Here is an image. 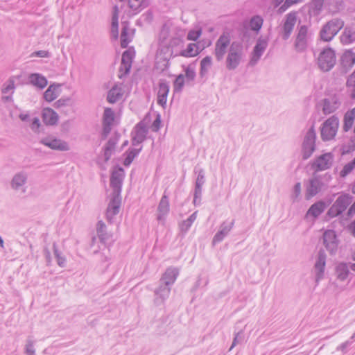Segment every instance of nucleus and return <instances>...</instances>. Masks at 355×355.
<instances>
[{
	"label": "nucleus",
	"instance_id": "obj_1",
	"mask_svg": "<svg viewBox=\"0 0 355 355\" xmlns=\"http://www.w3.org/2000/svg\"><path fill=\"white\" fill-rule=\"evenodd\" d=\"M245 57L244 46L241 42H232L225 59V67L229 71L235 70L243 62Z\"/></svg>",
	"mask_w": 355,
	"mask_h": 355
},
{
	"label": "nucleus",
	"instance_id": "obj_2",
	"mask_svg": "<svg viewBox=\"0 0 355 355\" xmlns=\"http://www.w3.org/2000/svg\"><path fill=\"white\" fill-rule=\"evenodd\" d=\"M177 55L174 54V51L168 43H159L155 55V67L161 71L165 70L168 67L170 58Z\"/></svg>",
	"mask_w": 355,
	"mask_h": 355
},
{
	"label": "nucleus",
	"instance_id": "obj_3",
	"mask_svg": "<svg viewBox=\"0 0 355 355\" xmlns=\"http://www.w3.org/2000/svg\"><path fill=\"white\" fill-rule=\"evenodd\" d=\"M345 22L339 18H334L327 22L320 31V39L324 42H330L343 28Z\"/></svg>",
	"mask_w": 355,
	"mask_h": 355
},
{
	"label": "nucleus",
	"instance_id": "obj_4",
	"mask_svg": "<svg viewBox=\"0 0 355 355\" xmlns=\"http://www.w3.org/2000/svg\"><path fill=\"white\" fill-rule=\"evenodd\" d=\"M231 35L228 32H223L215 42L214 55L216 61L223 60L231 45Z\"/></svg>",
	"mask_w": 355,
	"mask_h": 355
},
{
	"label": "nucleus",
	"instance_id": "obj_5",
	"mask_svg": "<svg viewBox=\"0 0 355 355\" xmlns=\"http://www.w3.org/2000/svg\"><path fill=\"white\" fill-rule=\"evenodd\" d=\"M311 34L309 33L308 27L302 25L297 28V33L293 42V49L297 53H303L308 48Z\"/></svg>",
	"mask_w": 355,
	"mask_h": 355
},
{
	"label": "nucleus",
	"instance_id": "obj_6",
	"mask_svg": "<svg viewBox=\"0 0 355 355\" xmlns=\"http://www.w3.org/2000/svg\"><path fill=\"white\" fill-rule=\"evenodd\" d=\"M316 133L312 126L306 133L302 144V156L304 160L309 159L315 150Z\"/></svg>",
	"mask_w": 355,
	"mask_h": 355
},
{
	"label": "nucleus",
	"instance_id": "obj_7",
	"mask_svg": "<svg viewBox=\"0 0 355 355\" xmlns=\"http://www.w3.org/2000/svg\"><path fill=\"white\" fill-rule=\"evenodd\" d=\"M336 62V53L331 48H325L320 53L318 58V64L322 71H330L334 67Z\"/></svg>",
	"mask_w": 355,
	"mask_h": 355
},
{
	"label": "nucleus",
	"instance_id": "obj_8",
	"mask_svg": "<svg viewBox=\"0 0 355 355\" xmlns=\"http://www.w3.org/2000/svg\"><path fill=\"white\" fill-rule=\"evenodd\" d=\"M339 120L338 117L332 116L327 119L321 128V138L323 141L333 139L338 131Z\"/></svg>",
	"mask_w": 355,
	"mask_h": 355
},
{
	"label": "nucleus",
	"instance_id": "obj_9",
	"mask_svg": "<svg viewBox=\"0 0 355 355\" xmlns=\"http://www.w3.org/2000/svg\"><path fill=\"white\" fill-rule=\"evenodd\" d=\"M268 37L260 36L257 40L256 44L250 54L249 65L254 66L257 64L261 57L268 46Z\"/></svg>",
	"mask_w": 355,
	"mask_h": 355
},
{
	"label": "nucleus",
	"instance_id": "obj_10",
	"mask_svg": "<svg viewBox=\"0 0 355 355\" xmlns=\"http://www.w3.org/2000/svg\"><path fill=\"white\" fill-rule=\"evenodd\" d=\"M28 175L26 171H20L14 174L10 180V187L15 191H26V184L28 182Z\"/></svg>",
	"mask_w": 355,
	"mask_h": 355
},
{
	"label": "nucleus",
	"instance_id": "obj_11",
	"mask_svg": "<svg viewBox=\"0 0 355 355\" xmlns=\"http://www.w3.org/2000/svg\"><path fill=\"white\" fill-rule=\"evenodd\" d=\"M115 114L112 108L106 107L103 115V129L101 132L102 139H105L110 133L114 123Z\"/></svg>",
	"mask_w": 355,
	"mask_h": 355
},
{
	"label": "nucleus",
	"instance_id": "obj_12",
	"mask_svg": "<svg viewBox=\"0 0 355 355\" xmlns=\"http://www.w3.org/2000/svg\"><path fill=\"white\" fill-rule=\"evenodd\" d=\"M121 203V194L111 193L110 200L106 210V218L110 223H112L114 217L119 214Z\"/></svg>",
	"mask_w": 355,
	"mask_h": 355
},
{
	"label": "nucleus",
	"instance_id": "obj_13",
	"mask_svg": "<svg viewBox=\"0 0 355 355\" xmlns=\"http://www.w3.org/2000/svg\"><path fill=\"white\" fill-rule=\"evenodd\" d=\"M124 175V171L121 167L112 171L110 177V187L112 189V193L121 194Z\"/></svg>",
	"mask_w": 355,
	"mask_h": 355
},
{
	"label": "nucleus",
	"instance_id": "obj_14",
	"mask_svg": "<svg viewBox=\"0 0 355 355\" xmlns=\"http://www.w3.org/2000/svg\"><path fill=\"white\" fill-rule=\"evenodd\" d=\"M148 130L144 121H140L134 128L132 132V144L137 146L144 142L146 138Z\"/></svg>",
	"mask_w": 355,
	"mask_h": 355
},
{
	"label": "nucleus",
	"instance_id": "obj_15",
	"mask_svg": "<svg viewBox=\"0 0 355 355\" xmlns=\"http://www.w3.org/2000/svg\"><path fill=\"white\" fill-rule=\"evenodd\" d=\"M333 155L331 153H324L318 157L313 162L312 168L316 171H324L329 168L333 163Z\"/></svg>",
	"mask_w": 355,
	"mask_h": 355
},
{
	"label": "nucleus",
	"instance_id": "obj_16",
	"mask_svg": "<svg viewBox=\"0 0 355 355\" xmlns=\"http://www.w3.org/2000/svg\"><path fill=\"white\" fill-rule=\"evenodd\" d=\"M323 243L330 254H335L338 250V241L334 230H327L323 234Z\"/></svg>",
	"mask_w": 355,
	"mask_h": 355
},
{
	"label": "nucleus",
	"instance_id": "obj_17",
	"mask_svg": "<svg viewBox=\"0 0 355 355\" xmlns=\"http://www.w3.org/2000/svg\"><path fill=\"white\" fill-rule=\"evenodd\" d=\"M40 143L53 150L67 151L69 149L68 144L66 141L53 137L43 138L40 141Z\"/></svg>",
	"mask_w": 355,
	"mask_h": 355
},
{
	"label": "nucleus",
	"instance_id": "obj_18",
	"mask_svg": "<svg viewBox=\"0 0 355 355\" xmlns=\"http://www.w3.org/2000/svg\"><path fill=\"white\" fill-rule=\"evenodd\" d=\"M234 220H232L230 223L224 221L221 223L219 230L216 232L212 239V245L220 243L231 232L234 225Z\"/></svg>",
	"mask_w": 355,
	"mask_h": 355
},
{
	"label": "nucleus",
	"instance_id": "obj_19",
	"mask_svg": "<svg viewBox=\"0 0 355 355\" xmlns=\"http://www.w3.org/2000/svg\"><path fill=\"white\" fill-rule=\"evenodd\" d=\"M326 254L323 250H320L316 261L314 265V271L315 273V281L318 282L323 277L325 265H326Z\"/></svg>",
	"mask_w": 355,
	"mask_h": 355
},
{
	"label": "nucleus",
	"instance_id": "obj_20",
	"mask_svg": "<svg viewBox=\"0 0 355 355\" xmlns=\"http://www.w3.org/2000/svg\"><path fill=\"white\" fill-rule=\"evenodd\" d=\"M170 210L168 197L164 193L157 207V219L159 222H164Z\"/></svg>",
	"mask_w": 355,
	"mask_h": 355
},
{
	"label": "nucleus",
	"instance_id": "obj_21",
	"mask_svg": "<svg viewBox=\"0 0 355 355\" xmlns=\"http://www.w3.org/2000/svg\"><path fill=\"white\" fill-rule=\"evenodd\" d=\"M170 293L171 287L161 284L159 288L155 291V304L156 306L163 304L165 300L168 297Z\"/></svg>",
	"mask_w": 355,
	"mask_h": 355
},
{
	"label": "nucleus",
	"instance_id": "obj_22",
	"mask_svg": "<svg viewBox=\"0 0 355 355\" xmlns=\"http://www.w3.org/2000/svg\"><path fill=\"white\" fill-rule=\"evenodd\" d=\"M169 92V85L166 80H160L157 92V104L163 108L166 107L167 96Z\"/></svg>",
	"mask_w": 355,
	"mask_h": 355
},
{
	"label": "nucleus",
	"instance_id": "obj_23",
	"mask_svg": "<svg viewBox=\"0 0 355 355\" xmlns=\"http://www.w3.org/2000/svg\"><path fill=\"white\" fill-rule=\"evenodd\" d=\"M15 84L12 78H9L2 86L1 93L3 94L1 99L3 102H9L12 101V94L15 92Z\"/></svg>",
	"mask_w": 355,
	"mask_h": 355
},
{
	"label": "nucleus",
	"instance_id": "obj_24",
	"mask_svg": "<svg viewBox=\"0 0 355 355\" xmlns=\"http://www.w3.org/2000/svg\"><path fill=\"white\" fill-rule=\"evenodd\" d=\"M179 275V270L176 268L170 267L163 274L160 282L162 284L171 286L175 282Z\"/></svg>",
	"mask_w": 355,
	"mask_h": 355
},
{
	"label": "nucleus",
	"instance_id": "obj_25",
	"mask_svg": "<svg viewBox=\"0 0 355 355\" xmlns=\"http://www.w3.org/2000/svg\"><path fill=\"white\" fill-rule=\"evenodd\" d=\"M340 105V102L338 97L336 96H331L330 98L324 100L323 112L325 114H329L334 112Z\"/></svg>",
	"mask_w": 355,
	"mask_h": 355
},
{
	"label": "nucleus",
	"instance_id": "obj_26",
	"mask_svg": "<svg viewBox=\"0 0 355 355\" xmlns=\"http://www.w3.org/2000/svg\"><path fill=\"white\" fill-rule=\"evenodd\" d=\"M355 64V53L351 50L346 51L340 59V64L345 73L347 72Z\"/></svg>",
	"mask_w": 355,
	"mask_h": 355
},
{
	"label": "nucleus",
	"instance_id": "obj_27",
	"mask_svg": "<svg viewBox=\"0 0 355 355\" xmlns=\"http://www.w3.org/2000/svg\"><path fill=\"white\" fill-rule=\"evenodd\" d=\"M42 115L43 121L46 125H54L58 123V114L51 108H44Z\"/></svg>",
	"mask_w": 355,
	"mask_h": 355
},
{
	"label": "nucleus",
	"instance_id": "obj_28",
	"mask_svg": "<svg viewBox=\"0 0 355 355\" xmlns=\"http://www.w3.org/2000/svg\"><path fill=\"white\" fill-rule=\"evenodd\" d=\"M322 183L318 178H313L310 180L306 187V198L309 199L315 196L322 189Z\"/></svg>",
	"mask_w": 355,
	"mask_h": 355
},
{
	"label": "nucleus",
	"instance_id": "obj_29",
	"mask_svg": "<svg viewBox=\"0 0 355 355\" xmlns=\"http://www.w3.org/2000/svg\"><path fill=\"white\" fill-rule=\"evenodd\" d=\"M123 94V92L122 87L115 85L108 92L107 100L110 103H115L122 98Z\"/></svg>",
	"mask_w": 355,
	"mask_h": 355
},
{
	"label": "nucleus",
	"instance_id": "obj_30",
	"mask_svg": "<svg viewBox=\"0 0 355 355\" xmlns=\"http://www.w3.org/2000/svg\"><path fill=\"white\" fill-rule=\"evenodd\" d=\"M327 205L323 201H318L313 204L306 213V216H312L314 218L318 217L326 209Z\"/></svg>",
	"mask_w": 355,
	"mask_h": 355
},
{
	"label": "nucleus",
	"instance_id": "obj_31",
	"mask_svg": "<svg viewBox=\"0 0 355 355\" xmlns=\"http://www.w3.org/2000/svg\"><path fill=\"white\" fill-rule=\"evenodd\" d=\"M340 41L343 44H349L355 42V28L347 26L340 35Z\"/></svg>",
	"mask_w": 355,
	"mask_h": 355
},
{
	"label": "nucleus",
	"instance_id": "obj_32",
	"mask_svg": "<svg viewBox=\"0 0 355 355\" xmlns=\"http://www.w3.org/2000/svg\"><path fill=\"white\" fill-rule=\"evenodd\" d=\"M119 141V137L115 135L112 137L106 144L104 148V158L105 161L107 162L110 159L112 153L115 150L116 145Z\"/></svg>",
	"mask_w": 355,
	"mask_h": 355
},
{
	"label": "nucleus",
	"instance_id": "obj_33",
	"mask_svg": "<svg viewBox=\"0 0 355 355\" xmlns=\"http://www.w3.org/2000/svg\"><path fill=\"white\" fill-rule=\"evenodd\" d=\"M173 28L170 24H164L159 35V43H168L170 37L173 36Z\"/></svg>",
	"mask_w": 355,
	"mask_h": 355
},
{
	"label": "nucleus",
	"instance_id": "obj_34",
	"mask_svg": "<svg viewBox=\"0 0 355 355\" xmlns=\"http://www.w3.org/2000/svg\"><path fill=\"white\" fill-rule=\"evenodd\" d=\"M28 80L33 85L40 89L44 88L48 83L46 78L39 73H31Z\"/></svg>",
	"mask_w": 355,
	"mask_h": 355
},
{
	"label": "nucleus",
	"instance_id": "obj_35",
	"mask_svg": "<svg viewBox=\"0 0 355 355\" xmlns=\"http://www.w3.org/2000/svg\"><path fill=\"white\" fill-rule=\"evenodd\" d=\"M96 232L98 238L101 242L104 244L106 243L111 237V235L106 231L105 224L101 220L98 221L96 225Z\"/></svg>",
	"mask_w": 355,
	"mask_h": 355
},
{
	"label": "nucleus",
	"instance_id": "obj_36",
	"mask_svg": "<svg viewBox=\"0 0 355 355\" xmlns=\"http://www.w3.org/2000/svg\"><path fill=\"white\" fill-rule=\"evenodd\" d=\"M355 119V108L347 111L343 119V130L348 132L352 129Z\"/></svg>",
	"mask_w": 355,
	"mask_h": 355
},
{
	"label": "nucleus",
	"instance_id": "obj_37",
	"mask_svg": "<svg viewBox=\"0 0 355 355\" xmlns=\"http://www.w3.org/2000/svg\"><path fill=\"white\" fill-rule=\"evenodd\" d=\"M352 201V197L349 194L340 195L334 204L343 212Z\"/></svg>",
	"mask_w": 355,
	"mask_h": 355
},
{
	"label": "nucleus",
	"instance_id": "obj_38",
	"mask_svg": "<svg viewBox=\"0 0 355 355\" xmlns=\"http://www.w3.org/2000/svg\"><path fill=\"white\" fill-rule=\"evenodd\" d=\"M200 50L198 46L195 43L188 44L186 49L180 52L179 55L186 58L195 57L199 54Z\"/></svg>",
	"mask_w": 355,
	"mask_h": 355
},
{
	"label": "nucleus",
	"instance_id": "obj_39",
	"mask_svg": "<svg viewBox=\"0 0 355 355\" xmlns=\"http://www.w3.org/2000/svg\"><path fill=\"white\" fill-rule=\"evenodd\" d=\"M60 85H51L44 93V98L48 102L54 101L58 96V89Z\"/></svg>",
	"mask_w": 355,
	"mask_h": 355
},
{
	"label": "nucleus",
	"instance_id": "obj_40",
	"mask_svg": "<svg viewBox=\"0 0 355 355\" xmlns=\"http://www.w3.org/2000/svg\"><path fill=\"white\" fill-rule=\"evenodd\" d=\"M349 267L345 263H340L336 268V273L338 279L341 281L345 280L349 275Z\"/></svg>",
	"mask_w": 355,
	"mask_h": 355
},
{
	"label": "nucleus",
	"instance_id": "obj_41",
	"mask_svg": "<svg viewBox=\"0 0 355 355\" xmlns=\"http://www.w3.org/2000/svg\"><path fill=\"white\" fill-rule=\"evenodd\" d=\"M130 31L131 29L128 27V24H123L121 34V46L122 48H126L130 42Z\"/></svg>",
	"mask_w": 355,
	"mask_h": 355
},
{
	"label": "nucleus",
	"instance_id": "obj_42",
	"mask_svg": "<svg viewBox=\"0 0 355 355\" xmlns=\"http://www.w3.org/2000/svg\"><path fill=\"white\" fill-rule=\"evenodd\" d=\"M128 3L132 10L140 11L148 6L149 0H128Z\"/></svg>",
	"mask_w": 355,
	"mask_h": 355
},
{
	"label": "nucleus",
	"instance_id": "obj_43",
	"mask_svg": "<svg viewBox=\"0 0 355 355\" xmlns=\"http://www.w3.org/2000/svg\"><path fill=\"white\" fill-rule=\"evenodd\" d=\"M212 64V58L209 55L205 57L200 62V74L201 76L206 75Z\"/></svg>",
	"mask_w": 355,
	"mask_h": 355
},
{
	"label": "nucleus",
	"instance_id": "obj_44",
	"mask_svg": "<svg viewBox=\"0 0 355 355\" xmlns=\"http://www.w3.org/2000/svg\"><path fill=\"white\" fill-rule=\"evenodd\" d=\"M263 22V18L259 15L252 17L250 20V27L252 31L258 33L262 27Z\"/></svg>",
	"mask_w": 355,
	"mask_h": 355
},
{
	"label": "nucleus",
	"instance_id": "obj_45",
	"mask_svg": "<svg viewBox=\"0 0 355 355\" xmlns=\"http://www.w3.org/2000/svg\"><path fill=\"white\" fill-rule=\"evenodd\" d=\"M142 147L141 146L139 148H131L127 152V157L124 160V165L129 166L133 161L135 157H137L140 151L141 150Z\"/></svg>",
	"mask_w": 355,
	"mask_h": 355
},
{
	"label": "nucleus",
	"instance_id": "obj_46",
	"mask_svg": "<svg viewBox=\"0 0 355 355\" xmlns=\"http://www.w3.org/2000/svg\"><path fill=\"white\" fill-rule=\"evenodd\" d=\"M355 168V157L349 162L346 164L343 169L340 171V176L345 178L347 175L351 173Z\"/></svg>",
	"mask_w": 355,
	"mask_h": 355
},
{
	"label": "nucleus",
	"instance_id": "obj_47",
	"mask_svg": "<svg viewBox=\"0 0 355 355\" xmlns=\"http://www.w3.org/2000/svg\"><path fill=\"white\" fill-rule=\"evenodd\" d=\"M347 87L349 89L352 98L355 99V70L348 77L347 80Z\"/></svg>",
	"mask_w": 355,
	"mask_h": 355
},
{
	"label": "nucleus",
	"instance_id": "obj_48",
	"mask_svg": "<svg viewBox=\"0 0 355 355\" xmlns=\"http://www.w3.org/2000/svg\"><path fill=\"white\" fill-rule=\"evenodd\" d=\"M283 2V5L280 6L277 10L279 14L283 13L288 8V0H272L271 1V4L274 8H277Z\"/></svg>",
	"mask_w": 355,
	"mask_h": 355
},
{
	"label": "nucleus",
	"instance_id": "obj_49",
	"mask_svg": "<svg viewBox=\"0 0 355 355\" xmlns=\"http://www.w3.org/2000/svg\"><path fill=\"white\" fill-rule=\"evenodd\" d=\"M198 173V176L196 180L195 187H202V185L205 182V171L202 168H200L198 171H195Z\"/></svg>",
	"mask_w": 355,
	"mask_h": 355
},
{
	"label": "nucleus",
	"instance_id": "obj_50",
	"mask_svg": "<svg viewBox=\"0 0 355 355\" xmlns=\"http://www.w3.org/2000/svg\"><path fill=\"white\" fill-rule=\"evenodd\" d=\"M25 353L27 355H35L34 341L31 337H28L26 340V344L25 345Z\"/></svg>",
	"mask_w": 355,
	"mask_h": 355
},
{
	"label": "nucleus",
	"instance_id": "obj_51",
	"mask_svg": "<svg viewBox=\"0 0 355 355\" xmlns=\"http://www.w3.org/2000/svg\"><path fill=\"white\" fill-rule=\"evenodd\" d=\"M184 85V76L180 74L174 82V91L181 92Z\"/></svg>",
	"mask_w": 355,
	"mask_h": 355
},
{
	"label": "nucleus",
	"instance_id": "obj_52",
	"mask_svg": "<svg viewBox=\"0 0 355 355\" xmlns=\"http://www.w3.org/2000/svg\"><path fill=\"white\" fill-rule=\"evenodd\" d=\"M54 255L57 259V263L60 267H64L65 266V258L61 255V253L56 248V244L53 243V245Z\"/></svg>",
	"mask_w": 355,
	"mask_h": 355
},
{
	"label": "nucleus",
	"instance_id": "obj_53",
	"mask_svg": "<svg viewBox=\"0 0 355 355\" xmlns=\"http://www.w3.org/2000/svg\"><path fill=\"white\" fill-rule=\"evenodd\" d=\"M342 213V211L334 203L329 209L327 215L331 218H334L341 214Z\"/></svg>",
	"mask_w": 355,
	"mask_h": 355
},
{
	"label": "nucleus",
	"instance_id": "obj_54",
	"mask_svg": "<svg viewBox=\"0 0 355 355\" xmlns=\"http://www.w3.org/2000/svg\"><path fill=\"white\" fill-rule=\"evenodd\" d=\"M182 42V39L179 36L173 35L170 37L168 44L172 48V50H173L175 47L180 46Z\"/></svg>",
	"mask_w": 355,
	"mask_h": 355
},
{
	"label": "nucleus",
	"instance_id": "obj_55",
	"mask_svg": "<svg viewBox=\"0 0 355 355\" xmlns=\"http://www.w3.org/2000/svg\"><path fill=\"white\" fill-rule=\"evenodd\" d=\"M132 53L128 51H124L122 54L121 62L128 64V67L132 66Z\"/></svg>",
	"mask_w": 355,
	"mask_h": 355
},
{
	"label": "nucleus",
	"instance_id": "obj_56",
	"mask_svg": "<svg viewBox=\"0 0 355 355\" xmlns=\"http://www.w3.org/2000/svg\"><path fill=\"white\" fill-rule=\"evenodd\" d=\"M201 34L202 30L200 28L198 30H191L189 32L187 35V40L196 41L200 37Z\"/></svg>",
	"mask_w": 355,
	"mask_h": 355
},
{
	"label": "nucleus",
	"instance_id": "obj_57",
	"mask_svg": "<svg viewBox=\"0 0 355 355\" xmlns=\"http://www.w3.org/2000/svg\"><path fill=\"white\" fill-rule=\"evenodd\" d=\"M194 198H193V204L199 205L200 203L201 196H202V187H196L194 189Z\"/></svg>",
	"mask_w": 355,
	"mask_h": 355
},
{
	"label": "nucleus",
	"instance_id": "obj_58",
	"mask_svg": "<svg viewBox=\"0 0 355 355\" xmlns=\"http://www.w3.org/2000/svg\"><path fill=\"white\" fill-rule=\"evenodd\" d=\"M71 99L69 98H60L54 103V106L56 108H60L69 105Z\"/></svg>",
	"mask_w": 355,
	"mask_h": 355
},
{
	"label": "nucleus",
	"instance_id": "obj_59",
	"mask_svg": "<svg viewBox=\"0 0 355 355\" xmlns=\"http://www.w3.org/2000/svg\"><path fill=\"white\" fill-rule=\"evenodd\" d=\"M130 68H131V66L128 67V64H123L121 62L120 68H119V77L120 78H121L123 76L127 75L129 73Z\"/></svg>",
	"mask_w": 355,
	"mask_h": 355
},
{
	"label": "nucleus",
	"instance_id": "obj_60",
	"mask_svg": "<svg viewBox=\"0 0 355 355\" xmlns=\"http://www.w3.org/2000/svg\"><path fill=\"white\" fill-rule=\"evenodd\" d=\"M243 340V336L242 335V332L241 331V332L237 333L234 338L233 342L232 343V345H231L229 351H231L237 344L241 343Z\"/></svg>",
	"mask_w": 355,
	"mask_h": 355
},
{
	"label": "nucleus",
	"instance_id": "obj_61",
	"mask_svg": "<svg viewBox=\"0 0 355 355\" xmlns=\"http://www.w3.org/2000/svg\"><path fill=\"white\" fill-rule=\"evenodd\" d=\"M187 79L189 81H192L195 79L196 72L193 69L188 67L185 69V76Z\"/></svg>",
	"mask_w": 355,
	"mask_h": 355
},
{
	"label": "nucleus",
	"instance_id": "obj_62",
	"mask_svg": "<svg viewBox=\"0 0 355 355\" xmlns=\"http://www.w3.org/2000/svg\"><path fill=\"white\" fill-rule=\"evenodd\" d=\"M31 57L49 58L50 57V53L47 51L40 50L32 53Z\"/></svg>",
	"mask_w": 355,
	"mask_h": 355
},
{
	"label": "nucleus",
	"instance_id": "obj_63",
	"mask_svg": "<svg viewBox=\"0 0 355 355\" xmlns=\"http://www.w3.org/2000/svg\"><path fill=\"white\" fill-rule=\"evenodd\" d=\"M324 0H313L312 6L314 10L319 12L323 6Z\"/></svg>",
	"mask_w": 355,
	"mask_h": 355
},
{
	"label": "nucleus",
	"instance_id": "obj_64",
	"mask_svg": "<svg viewBox=\"0 0 355 355\" xmlns=\"http://www.w3.org/2000/svg\"><path fill=\"white\" fill-rule=\"evenodd\" d=\"M191 225L192 224L187 219L181 222L180 224V229L181 232H187Z\"/></svg>",
	"mask_w": 355,
	"mask_h": 355
}]
</instances>
